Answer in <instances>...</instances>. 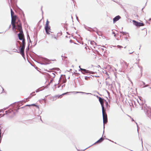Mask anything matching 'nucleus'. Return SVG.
Listing matches in <instances>:
<instances>
[{"instance_id":"f257e3e1","label":"nucleus","mask_w":151,"mask_h":151,"mask_svg":"<svg viewBox=\"0 0 151 151\" xmlns=\"http://www.w3.org/2000/svg\"><path fill=\"white\" fill-rule=\"evenodd\" d=\"M16 29L18 30H20L22 29V25L21 22L20 20H18L16 22H15V27L14 28L12 26V29L15 31Z\"/></svg>"},{"instance_id":"f03ea898","label":"nucleus","mask_w":151,"mask_h":151,"mask_svg":"<svg viewBox=\"0 0 151 151\" xmlns=\"http://www.w3.org/2000/svg\"><path fill=\"white\" fill-rule=\"evenodd\" d=\"M49 22L47 20L45 27V29L46 31V32L48 35L50 34V32H51L50 27L49 26Z\"/></svg>"},{"instance_id":"7ed1b4c3","label":"nucleus","mask_w":151,"mask_h":151,"mask_svg":"<svg viewBox=\"0 0 151 151\" xmlns=\"http://www.w3.org/2000/svg\"><path fill=\"white\" fill-rule=\"evenodd\" d=\"M103 123L105 124L107 123L108 121L107 115L105 111V109L102 110Z\"/></svg>"},{"instance_id":"20e7f679","label":"nucleus","mask_w":151,"mask_h":151,"mask_svg":"<svg viewBox=\"0 0 151 151\" xmlns=\"http://www.w3.org/2000/svg\"><path fill=\"white\" fill-rule=\"evenodd\" d=\"M12 17L11 24L13 28L15 27V22L17 19V16L14 15Z\"/></svg>"},{"instance_id":"39448f33","label":"nucleus","mask_w":151,"mask_h":151,"mask_svg":"<svg viewBox=\"0 0 151 151\" xmlns=\"http://www.w3.org/2000/svg\"><path fill=\"white\" fill-rule=\"evenodd\" d=\"M132 22L133 24L137 27H141L144 26V24L143 23L138 22L135 20H133Z\"/></svg>"},{"instance_id":"423d86ee","label":"nucleus","mask_w":151,"mask_h":151,"mask_svg":"<svg viewBox=\"0 0 151 151\" xmlns=\"http://www.w3.org/2000/svg\"><path fill=\"white\" fill-rule=\"evenodd\" d=\"M18 31L19 32V33L18 34V35L19 39L21 40H23L24 39H25L22 29Z\"/></svg>"},{"instance_id":"0eeeda50","label":"nucleus","mask_w":151,"mask_h":151,"mask_svg":"<svg viewBox=\"0 0 151 151\" xmlns=\"http://www.w3.org/2000/svg\"><path fill=\"white\" fill-rule=\"evenodd\" d=\"M70 43L68 44L69 47L71 48H75L77 47V46L78 44H76L75 43L72 42V40L70 41Z\"/></svg>"},{"instance_id":"6e6552de","label":"nucleus","mask_w":151,"mask_h":151,"mask_svg":"<svg viewBox=\"0 0 151 151\" xmlns=\"http://www.w3.org/2000/svg\"><path fill=\"white\" fill-rule=\"evenodd\" d=\"M98 97L99 99V101L101 104L102 107V110L105 109L104 106V100L100 97H98Z\"/></svg>"},{"instance_id":"1a4fd4ad","label":"nucleus","mask_w":151,"mask_h":151,"mask_svg":"<svg viewBox=\"0 0 151 151\" xmlns=\"http://www.w3.org/2000/svg\"><path fill=\"white\" fill-rule=\"evenodd\" d=\"M50 38L52 40H56L57 39V36L55 34H50Z\"/></svg>"},{"instance_id":"9d476101","label":"nucleus","mask_w":151,"mask_h":151,"mask_svg":"<svg viewBox=\"0 0 151 151\" xmlns=\"http://www.w3.org/2000/svg\"><path fill=\"white\" fill-rule=\"evenodd\" d=\"M68 93V92H66V93H63L62 95H60V96H58V95H56L54 97V99H59V98H61L62 97V95H65V94H67V93Z\"/></svg>"},{"instance_id":"9b49d317","label":"nucleus","mask_w":151,"mask_h":151,"mask_svg":"<svg viewBox=\"0 0 151 151\" xmlns=\"http://www.w3.org/2000/svg\"><path fill=\"white\" fill-rule=\"evenodd\" d=\"M120 18H121V17L119 15L116 17H114L113 19L114 23L116 21H117L120 19Z\"/></svg>"},{"instance_id":"f8f14e48","label":"nucleus","mask_w":151,"mask_h":151,"mask_svg":"<svg viewBox=\"0 0 151 151\" xmlns=\"http://www.w3.org/2000/svg\"><path fill=\"white\" fill-rule=\"evenodd\" d=\"M24 47H22L21 48L20 53V54L22 55H24V50L25 48Z\"/></svg>"},{"instance_id":"ddd939ff","label":"nucleus","mask_w":151,"mask_h":151,"mask_svg":"<svg viewBox=\"0 0 151 151\" xmlns=\"http://www.w3.org/2000/svg\"><path fill=\"white\" fill-rule=\"evenodd\" d=\"M80 70L81 71H84V72H82L83 74H84L85 73H88V70H87L85 69L80 68Z\"/></svg>"},{"instance_id":"4468645a","label":"nucleus","mask_w":151,"mask_h":151,"mask_svg":"<svg viewBox=\"0 0 151 151\" xmlns=\"http://www.w3.org/2000/svg\"><path fill=\"white\" fill-rule=\"evenodd\" d=\"M25 39H23L22 41V47H25Z\"/></svg>"},{"instance_id":"2eb2a0df","label":"nucleus","mask_w":151,"mask_h":151,"mask_svg":"<svg viewBox=\"0 0 151 151\" xmlns=\"http://www.w3.org/2000/svg\"><path fill=\"white\" fill-rule=\"evenodd\" d=\"M104 140V139L101 137L98 140L96 143H100Z\"/></svg>"},{"instance_id":"dca6fc26","label":"nucleus","mask_w":151,"mask_h":151,"mask_svg":"<svg viewBox=\"0 0 151 151\" xmlns=\"http://www.w3.org/2000/svg\"><path fill=\"white\" fill-rule=\"evenodd\" d=\"M11 17L14 16V12L13 11V10L12 9H11Z\"/></svg>"},{"instance_id":"f3484780","label":"nucleus","mask_w":151,"mask_h":151,"mask_svg":"<svg viewBox=\"0 0 151 151\" xmlns=\"http://www.w3.org/2000/svg\"><path fill=\"white\" fill-rule=\"evenodd\" d=\"M26 106H35L36 107H38V106L37 105H36L35 104H30V105H26Z\"/></svg>"},{"instance_id":"a211bd4d","label":"nucleus","mask_w":151,"mask_h":151,"mask_svg":"<svg viewBox=\"0 0 151 151\" xmlns=\"http://www.w3.org/2000/svg\"><path fill=\"white\" fill-rule=\"evenodd\" d=\"M105 74L107 76V78H106V79H109L110 78V76H109V74L107 72H106Z\"/></svg>"},{"instance_id":"6ab92c4d","label":"nucleus","mask_w":151,"mask_h":151,"mask_svg":"<svg viewBox=\"0 0 151 151\" xmlns=\"http://www.w3.org/2000/svg\"><path fill=\"white\" fill-rule=\"evenodd\" d=\"M90 79V78L88 77H85V79L87 80H88Z\"/></svg>"},{"instance_id":"aec40b11","label":"nucleus","mask_w":151,"mask_h":151,"mask_svg":"<svg viewBox=\"0 0 151 151\" xmlns=\"http://www.w3.org/2000/svg\"><path fill=\"white\" fill-rule=\"evenodd\" d=\"M105 101V104L106 105V106H107L108 105V102L106 101Z\"/></svg>"},{"instance_id":"412c9836","label":"nucleus","mask_w":151,"mask_h":151,"mask_svg":"<svg viewBox=\"0 0 151 151\" xmlns=\"http://www.w3.org/2000/svg\"><path fill=\"white\" fill-rule=\"evenodd\" d=\"M117 47L118 48H119V47H122L121 46H119V45H118Z\"/></svg>"},{"instance_id":"4be33fe9","label":"nucleus","mask_w":151,"mask_h":151,"mask_svg":"<svg viewBox=\"0 0 151 151\" xmlns=\"http://www.w3.org/2000/svg\"><path fill=\"white\" fill-rule=\"evenodd\" d=\"M133 52H133H133H130V53H133Z\"/></svg>"}]
</instances>
